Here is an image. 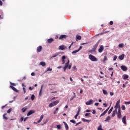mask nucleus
<instances>
[{"label": "nucleus", "instance_id": "nucleus-32", "mask_svg": "<svg viewBox=\"0 0 130 130\" xmlns=\"http://www.w3.org/2000/svg\"><path fill=\"white\" fill-rule=\"evenodd\" d=\"M52 71V69L50 68V67H48L47 69V70L46 71H45V73H46V72H49V71Z\"/></svg>", "mask_w": 130, "mask_h": 130}, {"label": "nucleus", "instance_id": "nucleus-10", "mask_svg": "<svg viewBox=\"0 0 130 130\" xmlns=\"http://www.w3.org/2000/svg\"><path fill=\"white\" fill-rule=\"evenodd\" d=\"M33 113H35V111L33 110H30L27 114V116H30L31 114H33Z\"/></svg>", "mask_w": 130, "mask_h": 130}, {"label": "nucleus", "instance_id": "nucleus-8", "mask_svg": "<svg viewBox=\"0 0 130 130\" xmlns=\"http://www.w3.org/2000/svg\"><path fill=\"white\" fill-rule=\"evenodd\" d=\"M10 88H11V89H12V90H13V91H14V92H16V93H18L19 92V90L18 89H17L15 87L10 85Z\"/></svg>", "mask_w": 130, "mask_h": 130}, {"label": "nucleus", "instance_id": "nucleus-25", "mask_svg": "<svg viewBox=\"0 0 130 130\" xmlns=\"http://www.w3.org/2000/svg\"><path fill=\"white\" fill-rule=\"evenodd\" d=\"M63 123H64V126L66 127V129L68 130L69 129V125H68V124H67L66 122H63Z\"/></svg>", "mask_w": 130, "mask_h": 130}, {"label": "nucleus", "instance_id": "nucleus-26", "mask_svg": "<svg viewBox=\"0 0 130 130\" xmlns=\"http://www.w3.org/2000/svg\"><path fill=\"white\" fill-rule=\"evenodd\" d=\"M126 79H128V76L127 75H123V79L126 80Z\"/></svg>", "mask_w": 130, "mask_h": 130}, {"label": "nucleus", "instance_id": "nucleus-51", "mask_svg": "<svg viewBox=\"0 0 130 130\" xmlns=\"http://www.w3.org/2000/svg\"><path fill=\"white\" fill-rule=\"evenodd\" d=\"M82 48H83V46H80V47L78 49V51H80V50H81V49H82Z\"/></svg>", "mask_w": 130, "mask_h": 130}, {"label": "nucleus", "instance_id": "nucleus-4", "mask_svg": "<svg viewBox=\"0 0 130 130\" xmlns=\"http://www.w3.org/2000/svg\"><path fill=\"white\" fill-rule=\"evenodd\" d=\"M99 43H100V40H99L95 44H94L93 46V49H94L96 50V49L97 48V47H98V45H99Z\"/></svg>", "mask_w": 130, "mask_h": 130}, {"label": "nucleus", "instance_id": "nucleus-38", "mask_svg": "<svg viewBox=\"0 0 130 130\" xmlns=\"http://www.w3.org/2000/svg\"><path fill=\"white\" fill-rule=\"evenodd\" d=\"M103 92L104 95H107V91L104 89L103 90Z\"/></svg>", "mask_w": 130, "mask_h": 130}, {"label": "nucleus", "instance_id": "nucleus-48", "mask_svg": "<svg viewBox=\"0 0 130 130\" xmlns=\"http://www.w3.org/2000/svg\"><path fill=\"white\" fill-rule=\"evenodd\" d=\"M104 34V32H101L100 34H97V35H95V36H99V35H102Z\"/></svg>", "mask_w": 130, "mask_h": 130}, {"label": "nucleus", "instance_id": "nucleus-35", "mask_svg": "<svg viewBox=\"0 0 130 130\" xmlns=\"http://www.w3.org/2000/svg\"><path fill=\"white\" fill-rule=\"evenodd\" d=\"M58 53H56L54 55H53L51 58H54V57H56V56H58Z\"/></svg>", "mask_w": 130, "mask_h": 130}, {"label": "nucleus", "instance_id": "nucleus-21", "mask_svg": "<svg viewBox=\"0 0 130 130\" xmlns=\"http://www.w3.org/2000/svg\"><path fill=\"white\" fill-rule=\"evenodd\" d=\"M52 103H53V105L54 106H55L56 105H57L58 103H59V101H56L53 102Z\"/></svg>", "mask_w": 130, "mask_h": 130}, {"label": "nucleus", "instance_id": "nucleus-24", "mask_svg": "<svg viewBox=\"0 0 130 130\" xmlns=\"http://www.w3.org/2000/svg\"><path fill=\"white\" fill-rule=\"evenodd\" d=\"M124 58V54H122L119 56V59H120V60H122Z\"/></svg>", "mask_w": 130, "mask_h": 130}, {"label": "nucleus", "instance_id": "nucleus-43", "mask_svg": "<svg viewBox=\"0 0 130 130\" xmlns=\"http://www.w3.org/2000/svg\"><path fill=\"white\" fill-rule=\"evenodd\" d=\"M117 59V56L115 55L114 57V58H113V60H114V61H115V60H116Z\"/></svg>", "mask_w": 130, "mask_h": 130}, {"label": "nucleus", "instance_id": "nucleus-29", "mask_svg": "<svg viewBox=\"0 0 130 130\" xmlns=\"http://www.w3.org/2000/svg\"><path fill=\"white\" fill-rule=\"evenodd\" d=\"M123 46H124L123 43H121L118 45L119 48H122V47H123Z\"/></svg>", "mask_w": 130, "mask_h": 130}, {"label": "nucleus", "instance_id": "nucleus-20", "mask_svg": "<svg viewBox=\"0 0 130 130\" xmlns=\"http://www.w3.org/2000/svg\"><path fill=\"white\" fill-rule=\"evenodd\" d=\"M42 90H43V85H42L41 87V89L39 92L40 96H41L42 95Z\"/></svg>", "mask_w": 130, "mask_h": 130}, {"label": "nucleus", "instance_id": "nucleus-33", "mask_svg": "<svg viewBox=\"0 0 130 130\" xmlns=\"http://www.w3.org/2000/svg\"><path fill=\"white\" fill-rule=\"evenodd\" d=\"M6 115H7V114H4L3 115V119H6V120H8V117H7Z\"/></svg>", "mask_w": 130, "mask_h": 130}, {"label": "nucleus", "instance_id": "nucleus-12", "mask_svg": "<svg viewBox=\"0 0 130 130\" xmlns=\"http://www.w3.org/2000/svg\"><path fill=\"white\" fill-rule=\"evenodd\" d=\"M42 50V46H39L37 48V52H40Z\"/></svg>", "mask_w": 130, "mask_h": 130}, {"label": "nucleus", "instance_id": "nucleus-41", "mask_svg": "<svg viewBox=\"0 0 130 130\" xmlns=\"http://www.w3.org/2000/svg\"><path fill=\"white\" fill-rule=\"evenodd\" d=\"M34 89H35L34 86L29 87V90L30 91H32V90H34Z\"/></svg>", "mask_w": 130, "mask_h": 130}, {"label": "nucleus", "instance_id": "nucleus-59", "mask_svg": "<svg viewBox=\"0 0 130 130\" xmlns=\"http://www.w3.org/2000/svg\"><path fill=\"white\" fill-rule=\"evenodd\" d=\"M92 113V114H95V113H96V111H95V110H93Z\"/></svg>", "mask_w": 130, "mask_h": 130}, {"label": "nucleus", "instance_id": "nucleus-61", "mask_svg": "<svg viewBox=\"0 0 130 130\" xmlns=\"http://www.w3.org/2000/svg\"><path fill=\"white\" fill-rule=\"evenodd\" d=\"M110 25H113V21H111L110 22Z\"/></svg>", "mask_w": 130, "mask_h": 130}, {"label": "nucleus", "instance_id": "nucleus-19", "mask_svg": "<svg viewBox=\"0 0 130 130\" xmlns=\"http://www.w3.org/2000/svg\"><path fill=\"white\" fill-rule=\"evenodd\" d=\"M40 65L42 66V67H45L46 66V63L44 61H41L40 62Z\"/></svg>", "mask_w": 130, "mask_h": 130}, {"label": "nucleus", "instance_id": "nucleus-31", "mask_svg": "<svg viewBox=\"0 0 130 130\" xmlns=\"http://www.w3.org/2000/svg\"><path fill=\"white\" fill-rule=\"evenodd\" d=\"M27 109H28L27 108L24 107L21 109V110L22 112H26V110H27Z\"/></svg>", "mask_w": 130, "mask_h": 130}, {"label": "nucleus", "instance_id": "nucleus-17", "mask_svg": "<svg viewBox=\"0 0 130 130\" xmlns=\"http://www.w3.org/2000/svg\"><path fill=\"white\" fill-rule=\"evenodd\" d=\"M54 41V40L53 38H50L48 39L47 42L48 43H52Z\"/></svg>", "mask_w": 130, "mask_h": 130}, {"label": "nucleus", "instance_id": "nucleus-56", "mask_svg": "<svg viewBox=\"0 0 130 130\" xmlns=\"http://www.w3.org/2000/svg\"><path fill=\"white\" fill-rule=\"evenodd\" d=\"M89 115H90V113H86L85 114V116L87 117V116H89Z\"/></svg>", "mask_w": 130, "mask_h": 130}, {"label": "nucleus", "instance_id": "nucleus-14", "mask_svg": "<svg viewBox=\"0 0 130 130\" xmlns=\"http://www.w3.org/2000/svg\"><path fill=\"white\" fill-rule=\"evenodd\" d=\"M117 113V110L115 109V110L113 111L112 117H114V116H115V114H116Z\"/></svg>", "mask_w": 130, "mask_h": 130}, {"label": "nucleus", "instance_id": "nucleus-7", "mask_svg": "<svg viewBox=\"0 0 130 130\" xmlns=\"http://www.w3.org/2000/svg\"><path fill=\"white\" fill-rule=\"evenodd\" d=\"M117 117L118 118H121V112H120V109H118L117 112Z\"/></svg>", "mask_w": 130, "mask_h": 130}, {"label": "nucleus", "instance_id": "nucleus-50", "mask_svg": "<svg viewBox=\"0 0 130 130\" xmlns=\"http://www.w3.org/2000/svg\"><path fill=\"white\" fill-rule=\"evenodd\" d=\"M23 120H24V117H22L20 119V122H22V121H23Z\"/></svg>", "mask_w": 130, "mask_h": 130}, {"label": "nucleus", "instance_id": "nucleus-45", "mask_svg": "<svg viewBox=\"0 0 130 130\" xmlns=\"http://www.w3.org/2000/svg\"><path fill=\"white\" fill-rule=\"evenodd\" d=\"M124 104H126V105H129V104H130V101L129 102H124Z\"/></svg>", "mask_w": 130, "mask_h": 130}, {"label": "nucleus", "instance_id": "nucleus-46", "mask_svg": "<svg viewBox=\"0 0 130 130\" xmlns=\"http://www.w3.org/2000/svg\"><path fill=\"white\" fill-rule=\"evenodd\" d=\"M11 111H12V109H9L7 111V113H11Z\"/></svg>", "mask_w": 130, "mask_h": 130}, {"label": "nucleus", "instance_id": "nucleus-40", "mask_svg": "<svg viewBox=\"0 0 130 130\" xmlns=\"http://www.w3.org/2000/svg\"><path fill=\"white\" fill-rule=\"evenodd\" d=\"M121 109H122V110H125V106H124V105H122L121 106Z\"/></svg>", "mask_w": 130, "mask_h": 130}, {"label": "nucleus", "instance_id": "nucleus-62", "mask_svg": "<svg viewBox=\"0 0 130 130\" xmlns=\"http://www.w3.org/2000/svg\"><path fill=\"white\" fill-rule=\"evenodd\" d=\"M31 76H35V73L34 72L31 73Z\"/></svg>", "mask_w": 130, "mask_h": 130}, {"label": "nucleus", "instance_id": "nucleus-55", "mask_svg": "<svg viewBox=\"0 0 130 130\" xmlns=\"http://www.w3.org/2000/svg\"><path fill=\"white\" fill-rule=\"evenodd\" d=\"M27 119H28V117H25L24 119L23 118V121H26V120H27Z\"/></svg>", "mask_w": 130, "mask_h": 130}, {"label": "nucleus", "instance_id": "nucleus-52", "mask_svg": "<svg viewBox=\"0 0 130 130\" xmlns=\"http://www.w3.org/2000/svg\"><path fill=\"white\" fill-rule=\"evenodd\" d=\"M77 70V67L76 66L73 67V71H76Z\"/></svg>", "mask_w": 130, "mask_h": 130}, {"label": "nucleus", "instance_id": "nucleus-34", "mask_svg": "<svg viewBox=\"0 0 130 130\" xmlns=\"http://www.w3.org/2000/svg\"><path fill=\"white\" fill-rule=\"evenodd\" d=\"M110 116H108L105 120V121H108V120H110Z\"/></svg>", "mask_w": 130, "mask_h": 130}, {"label": "nucleus", "instance_id": "nucleus-1", "mask_svg": "<svg viewBox=\"0 0 130 130\" xmlns=\"http://www.w3.org/2000/svg\"><path fill=\"white\" fill-rule=\"evenodd\" d=\"M89 58L91 61H97V58L92 54L89 55Z\"/></svg>", "mask_w": 130, "mask_h": 130}, {"label": "nucleus", "instance_id": "nucleus-64", "mask_svg": "<svg viewBox=\"0 0 130 130\" xmlns=\"http://www.w3.org/2000/svg\"><path fill=\"white\" fill-rule=\"evenodd\" d=\"M108 70H109V71H112L113 70V68H110Z\"/></svg>", "mask_w": 130, "mask_h": 130}, {"label": "nucleus", "instance_id": "nucleus-30", "mask_svg": "<svg viewBox=\"0 0 130 130\" xmlns=\"http://www.w3.org/2000/svg\"><path fill=\"white\" fill-rule=\"evenodd\" d=\"M113 110V107H112L109 110V111L108 112V114H110V113H111V112H112V110Z\"/></svg>", "mask_w": 130, "mask_h": 130}, {"label": "nucleus", "instance_id": "nucleus-9", "mask_svg": "<svg viewBox=\"0 0 130 130\" xmlns=\"http://www.w3.org/2000/svg\"><path fill=\"white\" fill-rule=\"evenodd\" d=\"M104 50V46H103V45H101L100 48L99 49V52L100 53H101V52H102V51H103Z\"/></svg>", "mask_w": 130, "mask_h": 130}, {"label": "nucleus", "instance_id": "nucleus-13", "mask_svg": "<svg viewBox=\"0 0 130 130\" xmlns=\"http://www.w3.org/2000/svg\"><path fill=\"white\" fill-rule=\"evenodd\" d=\"M58 49L59 50H64V49H66V47L63 45H61L59 47Z\"/></svg>", "mask_w": 130, "mask_h": 130}, {"label": "nucleus", "instance_id": "nucleus-44", "mask_svg": "<svg viewBox=\"0 0 130 130\" xmlns=\"http://www.w3.org/2000/svg\"><path fill=\"white\" fill-rule=\"evenodd\" d=\"M10 84L11 85V86H16V84L15 83H13V82H10Z\"/></svg>", "mask_w": 130, "mask_h": 130}, {"label": "nucleus", "instance_id": "nucleus-22", "mask_svg": "<svg viewBox=\"0 0 130 130\" xmlns=\"http://www.w3.org/2000/svg\"><path fill=\"white\" fill-rule=\"evenodd\" d=\"M66 56H63L62 57V64H64V62H65V61H64V59H66Z\"/></svg>", "mask_w": 130, "mask_h": 130}, {"label": "nucleus", "instance_id": "nucleus-28", "mask_svg": "<svg viewBox=\"0 0 130 130\" xmlns=\"http://www.w3.org/2000/svg\"><path fill=\"white\" fill-rule=\"evenodd\" d=\"M82 120H83V121H84V122H90V121H91V120H87L85 118H82Z\"/></svg>", "mask_w": 130, "mask_h": 130}, {"label": "nucleus", "instance_id": "nucleus-36", "mask_svg": "<svg viewBox=\"0 0 130 130\" xmlns=\"http://www.w3.org/2000/svg\"><path fill=\"white\" fill-rule=\"evenodd\" d=\"M53 106H54L53 105V103H51L50 104H49L48 107L51 108V107H53Z\"/></svg>", "mask_w": 130, "mask_h": 130}, {"label": "nucleus", "instance_id": "nucleus-37", "mask_svg": "<svg viewBox=\"0 0 130 130\" xmlns=\"http://www.w3.org/2000/svg\"><path fill=\"white\" fill-rule=\"evenodd\" d=\"M34 99H35V95L34 94H32L31 96V100H32V101H34Z\"/></svg>", "mask_w": 130, "mask_h": 130}, {"label": "nucleus", "instance_id": "nucleus-6", "mask_svg": "<svg viewBox=\"0 0 130 130\" xmlns=\"http://www.w3.org/2000/svg\"><path fill=\"white\" fill-rule=\"evenodd\" d=\"M120 68L122 71H123V72H126V71H127V68L125 66H121Z\"/></svg>", "mask_w": 130, "mask_h": 130}, {"label": "nucleus", "instance_id": "nucleus-15", "mask_svg": "<svg viewBox=\"0 0 130 130\" xmlns=\"http://www.w3.org/2000/svg\"><path fill=\"white\" fill-rule=\"evenodd\" d=\"M66 38H67V36L63 35H61V36H60V37L59 38V39L60 40H62V39H66Z\"/></svg>", "mask_w": 130, "mask_h": 130}, {"label": "nucleus", "instance_id": "nucleus-57", "mask_svg": "<svg viewBox=\"0 0 130 130\" xmlns=\"http://www.w3.org/2000/svg\"><path fill=\"white\" fill-rule=\"evenodd\" d=\"M106 114H105L104 112H103L100 116V117H101V116H104V115H105Z\"/></svg>", "mask_w": 130, "mask_h": 130}, {"label": "nucleus", "instance_id": "nucleus-39", "mask_svg": "<svg viewBox=\"0 0 130 130\" xmlns=\"http://www.w3.org/2000/svg\"><path fill=\"white\" fill-rule=\"evenodd\" d=\"M77 52H79V50H76L75 51H73L72 53V54H74V53H77Z\"/></svg>", "mask_w": 130, "mask_h": 130}, {"label": "nucleus", "instance_id": "nucleus-5", "mask_svg": "<svg viewBox=\"0 0 130 130\" xmlns=\"http://www.w3.org/2000/svg\"><path fill=\"white\" fill-rule=\"evenodd\" d=\"M70 63V60H68V61L65 63V66L63 67V71L64 72H66V70L67 69H68V67H69V64Z\"/></svg>", "mask_w": 130, "mask_h": 130}, {"label": "nucleus", "instance_id": "nucleus-49", "mask_svg": "<svg viewBox=\"0 0 130 130\" xmlns=\"http://www.w3.org/2000/svg\"><path fill=\"white\" fill-rule=\"evenodd\" d=\"M43 117H44V115H42L41 116V117H40V119H41V120H42V119H43Z\"/></svg>", "mask_w": 130, "mask_h": 130}, {"label": "nucleus", "instance_id": "nucleus-16", "mask_svg": "<svg viewBox=\"0 0 130 130\" xmlns=\"http://www.w3.org/2000/svg\"><path fill=\"white\" fill-rule=\"evenodd\" d=\"M82 40V37L81 36L77 35L76 36V41H78V40Z\"/></svg>", "mask_w": 130, "mask_h": 130}, {"label": "nucleus", "instance_id": "nucleus-2", "mask_svg": "<svg viewBox=\"0 0 130 130\" xmlns=\"http://www.w3.org/2000/svg\"><path fill=\"white\" fill-rule=\"evenodd\" d=\"M119 103H120V100H119L116 102V105L114 107L115 109H116L117 110V108H118V109H120V104Z\"/></svg>", "mask_w": 130, "mask_h": 130}, {"label": "nucleus", "instance_id": "nucleus-60", "mask_svg": "<svg viewBox=\"0 0 130 130\" xmlns=\"http://www.w3.org/2000/svg\"><path fill=\"white\" fill-rule=\"evenodd\" d=\"M110 95H111V96H113V95H114V93L113 92H110Z\"/></svg>", "mask_w": 130, "mask_h": 130}, {"label": "nucleus", "instance_id": "nucleus-63", "mask_svg": "<svg viewBox=\"0 0 130 130\" xmlns=\"http://www.w3.org/2000/svg\"><path fill=\"white\" fill-rule=\"evenodd\" d=\"M0 6H3V2L1 0H0Z\"/></svg>", "mask_w": 130, "mask_h": 130}, {"label": "nucleus", "instance_id": "nucleus-3", "mask_svg": "<svg viewBox=\"0 0 130 130\" xmlns=\"http://www.w3.org/2000/svg\"><path fill=\"white\" fill-rule=\"evenodd\" d=\"M93 103H94L93 100H89L85 103V104L86 105H91V104H93Z\"/></svg>", "mask_w": 130, "mask_h": 130}, {"label": "nucleus", "instance_id": "nucleus-11", "mask_svg": "<svg viewBox=\"0 0 130 130\" xmlns=\"http://www.w3.org/2000/svg\"><path fill=\"white\" fill-rule=\"evenodd\" d=\"M122 122L123 123H124V124H126V116H124L122 119Z\"/></svg>", "mask_w": 130, "mask_h": 130}, {"label": "nucleus", "instance_id": "nucleus-42", "mask_svg": "<svg viewBox=\"0 0 130 130\" xmlns=\"http://www.w3.org/2000/svg\"><path fill=\"white\" fill-rule=\"evenodd\" d=\"M70 122H72V123H74V124H76V121L75 120H71Z\"/></svg>", "mask_w": 130, "mask_h": 130}, {"label": "nucleus", "instance_id": "nucleus-18", "mask_svg": "<svg viewBox=\"0 0 130 130\" xmlns=\"http://www.w3.org/2000/svg\"><path fill=\"white\" fill-rule=\"evenodd\" d=\"M74 95L70 98V101H72L75 98H76V93L73 92Z\"/></svg>", "mask_w": 130, "mask_h": 130}, {"label": "nucleus", "instance_id": "nucleus-23", "mask_svg": "<svg viewBox=\"0 0 130 130\" xmlns=\"http://www.w3.org/2000/svg\"><path fill=\"white\" fill-rule=\"evenodd\" d=\"M89 52H90V53H93V52H96V50L92 48V49L89 51Z\"/></svg>", "mask_w": 130, "mask_h": 130}, {"label": "nucleus", "instance_id": "nucleus-27", "mask_svg": "<svg viewBox=\"0 0 130 130\" xmlns=\"http://www.w3.org/2000/svg\"><path fill=\"white\" fill-rule=\"evenodd\" d=\"M107 60H108V59L107 58V56H104L103 60L104 62H106V61H107Z\"/></svg>", "mask_w": 130, "mask_h": 130}, {"label": "nucleus", "instance_id": "nucleus-53", "mask_svg": "<svg viewBox=\"0 0 130 130\" xmlns=\"http://www.w3.org/2000/svg\"><path fill=\"white\" fill-rule=\"evenodd\" d=\"M57 128H58V129H60V125H57Z\"/></svg>", "mask_w": 130, "mask_h": 130}, {"label": "nucleus", "instance_id": "nucleus-58", "mask_svg": "<svg viewBox=\"0 0 130 130\" xmlns=\"http://www.w3.org/2000/svg\"><path fill=\"white\" fill-rule=\"evenodd\" d=\"M94 105H95V106H98V105H99V103H95L94 104Z\"/></svg>", "mask_w": 130, "mask_h": 130}, {"label": "nucleus", "instance_id": "nucleus-54", "mask_svg": "<svg viewBox=\"0 0 130 130\" xmlns=\"http://www.w3.org/2000/svg\"><path fill=\"white\" fill-rule=\"evenodd\" d=\"M80 123H82V122H79L78 123H77L75 125L76 126H77V125H79V124H80Z\"/></svg>", "mask_w": 130, "mask_h": 130}, {"label": "nucleus", "instance_id": "nucleus-47", "mask_svg": "<svg viewBox=\"0 0 130 130\" xmlns=\"http://www.w3.org/2000/svg\"><path fill=\"white\" fill-rule=\"evenodd\" d=\"M23 93L25 94L26 93V88L25 87H23Z\"/></svg>", "mask_w": 130, "mask_h": 130}]
</instances>
